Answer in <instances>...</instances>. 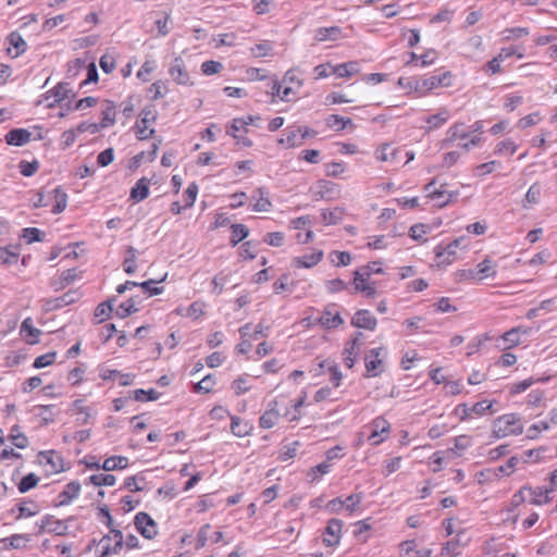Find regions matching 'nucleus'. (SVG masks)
Returning a JSON list of instances; mask_svg holds the SVG:
<instances>
[{
  "instance_id": "7c9ffc66",
  "label": "nucleus",
  "mask_w": 557,
  "mask_h": 557,
  "mask_svg": "<svg viewBox=\"0 0 557 557\" xmlns=\"http://www.w3.org/2000/svg\"><path fill=\"white\" fill-rule=\"evenodd\" d=\"M21 334L26 337L28 344H37L39 342V335L41 331L33 325L32 318H26L21 324Z\"/></svg>"
},
{
  "instance_id": "603ef678",
  "label": "nucleus",
  "mask_w": 557,
  "mask_h": 557,
  "mask_svg": "<svg viewBox=\"0 0 557 557\" xmlns=\"http://www.w3.org/2000/svg\"><path fill=\"white\" fill-rule=\"evenodd\" d=\"M283 83L294 86L296 89H300L304 85V79L300 76L298 69L288 70L283 76Z\"/></svg>"
},
{
  "instance_id": "79ce46f5",
  "label": "nucleus",
  "mask_w": 557,
  "mask_h": 557,
  "mask_svg": "<svg viewBox=\"0 0 557 557\" xmlns=\"http://www.w3.org/2000/svg\"><path fill=\"white\" fill-rule=\"evenodd\" d=\"M397 84L407 94L420 96V77H399Z\"/></svg>"
},
{
  "instance_id": "7ed1b4c3",
  "label": "nucleus",
  "mask_w": 557,
  "mask_h": 557,
  "mask_svg": "<svg viewBox=\"0 0 557 557\" xmlns=\"http://www.w3.org/2000/svg\"><path fill=\"white\" fill-rule=\"evenodd\" d=\"M124 545V537L120 530L111 528L110 532L103 535L95 547L97 557H110L120 554Z\"/></svg>"
},
{
  "instance_id": "338daca9",
  "label": "nucleus",
  "mask_w": 557,
  "mask_h": 557,
  "mask_svg": "<svg viewBox=\"0 0 557 557\" xmlns=\"http://www.w3.org/2000/svg\"><path fill=\"white\" fill-rule=\"evenodd\" d=\"M39 482V478L35 473H28L18 483L20 493H26L34 488Z\"/></svg>"
},
{
  "instance_id": "4468645a",
  "label": "nucleus",
  "mask_w": 557,
  "mask_h": 557,
  "mask_svg": "<svg viewBox=\"0 0 557 557\" xmlns=\"http://www.w3.org/2000/svg\"><path fill=\"white\" fill-rule=\"evenodd\" d=\"M531 333V329L527 326H517L511 330L505 332L500 336V341L503 342V349H509L516 347L520 344V338L522 335H529Z\"/></svg>"
},
{
  "instance_id": "393cba45",
  "label": "nucleus",
  "mask_w": 557,
  "mask_h": 557,
  "mask_svg": "<svg viewBox=\"0 0 557 557\" xmlns=\"http://www.w3.org/2000/svg\"><path fill=\"white\" fill-rule=\"evenodd\" d=\"M32 134L25 128H15L5 135L8 145L22 147L30 141Z\"/></svg>"
},
{
  "instance_id": "39448f33",
  "label": "nucleus",
  "mask_w": 557,
  "mask_h": 557,
  "mask_svg": "<svg viewBox=\"0 0 557 557\" xmlns=\"http://www.w3.org/2000/svg\"><path fill=\"white\" fill-rule=\"evenodd\" d=\"M314 132L306 126H289L287 127L282 137L277 139V144L284 148L299 147L304 144V140L313 136Z\"/></svg>"
},
{
  "instance_id": "9d476101",
  "label": "nucleus",
  "mask_w": 557,
  "mask_h": 557,
  "mask_svg": "<svg viewBox=\"0 0 557 557\" xmlns=\"http://www.w3.org/2000/svg\"><path fill=\"white\" fill-rule=\"evenodd\" d=\"M323 257V250L314 248L310 252L294 257L292 265L296 269H312L322 261Z\"/></svg>"
},
{
  "instance_id": "0eeeda50",
  "label": "nucleus",
  "mask_w": 557,
  "mask_h": 557,
  "mask_svg": "<svg viewBox=\"0 0 557 557\" xmlns=\"http://www.w3.org/2000/svg\"><path fill=\"white\" fill-rule=\"evenodd\" d=\"M424 191L426 193V197L430 198L438 208H443L447 206L449 202L455 200L459 193L449 191L445 188V185H441L440 188L435 187V182L432 181L425 185Z\"/></svg>"
},
{
  "instance_id": "13d9d810",
  "label": "nucleus",
  "mask_w": 557,
  "mask_h": 557,
  "mask_svg": "<svg viewBox=\"0 0 557 557\" xmlns=\"http://www.w3.org/2000/svg\"><path fill=\"white\" fill-rule=\"evenodd\" d=\"M21 238H23L27 244H33L36 242L44 240V233L37 227H25L22 230Z\"/></svg>"
},
{
  "instance_id": "49530a36",
  "label": "nucleus",
  "mask_w": 557,
  "mask_h": 557,
  "mask_svg": "<svg viewBox=\"0 0 557 557\" xmlns=\"http://www.w3.org/2000/svg\"><path fill=\"white\" fill-rule=\"evenodd\" d=\"M326 125L335 131H343L347 126H352V121L349 117L332 114L326 119Z\"/></svg>"
},
{
  "instance_id": "864d4df0",
  "label": "nucleus",
  "mask_w": 557,
  "mask_h": 557,
  "mask_svg": "<svg viewBox=\"0 0 557 557\" xmlns=\"http://www.w3.org/2000/svg\"><path fill=\"white\" fill-rule=\"evenodd\" d=\"M231 231H232V236H231V245L233 247H235L239 242H242L243 239H245L248 234H249V230L246 225L244 224H233L231 226Z\"/></svg>"
},
{
  "instance_id": "bf43d9fd",
  "label": "nucleus",
  "mask_w": 557,
  "mask_h": 557,
  "mask_svg": "<svg viewBox=\"0 0 557 557\" xmlns=\"http://www.w3.org/2000/svg\"><path fill=\"white\" fill-rule=\"evenodd\" d=\"M247 126L248 121L246 119H234L226 133L234 139L239 140V133H247Z\"/></svg>"
},
{
  "instance_id": "20e7f679",
  "label": "nucleus",
  "mask_w": 557,
  "mask_h": 557,
  "mask_svg": "<svg viewBox=\"0 0 557 557\" xmlns=\"http://www.w3.org/2000/svg\"><path fill=\"white\" fill-rule=\"evenodd\" d=\"M367 431V442L372 446H377L384 443L391 435V423L382 416L372 419L369 423L363 425Z\"/></svg>"
},
{
  "instance_id": "3c124183",
  "label": "nucleus",
  "mask_w": 557,
  "mask_h": 557,
  "mask_svg": "<svg viewBox=\"0 0 557 557\" xmlns=\"http://www.w3.org/2000/svg\"><path fill=\"white\" fill-rule=\"evenodd\" d=\"M159 397H160V393L153 388H150L147 391L143 389V388H138V389L133 391V398L136 401H141V403L153 401V400L159 399Z\"/></svg>"
},
{
  "instance_id": "f704fd0d",
  "label": "nucleus",
  "mask_w": 557,
  "mask_h": 557,
  "mask_svg": "<svg viewBox=\"0 0 557 557\" xmlns=\"http://www.w3.org/2000/svg\"><path fill=\"white\" fill-rule=\"evenodd\" d=\"M50 196L54 200V206L51 209L53 214H60L67 207V195L61 187H55L50 191Z\"/></svg>"
},
{
  "instance_id": "473e14b6",
  "label": "nucleus",
  "mask_w": 557,
  "mask_h": 557,
  "mask_svg": "<svg viewBox=\"0 0 557 557\" xmlns=\"http://www.w3.org/2000/svg\"><path fill=\"white\" fill-rule=\"evenodd\" d=\"M149 196V181L143 177L136 182L131 189V199L135 202H140Z\"/></svg>"
},
{
  "instance_id": "a878e982",
  "label": "nucleus",
  "mask_w": 557,
  "mask_h": 557,
  "mask_svg": "<svg viewBox=\"0 0 557 557\" xmlns=\"http://www.w3.org/2000/svg\"><path fill=\"white\" fill-rule=\"evenodd\" d=\"M70 411L73 414L78 416L77 421L81 424H87L95 413L90 407L84 404V400L82 399L74 400L71 404Z\"/></svg>"
},
{
  "instance_id": "dca6fc26",
  "label": "nucleus",
  "mask_w": 557,
  "mask_h": 557,
  "mask_svg": "<svg viewBox=\"0 0 557 557\" xmlns=\"http://www.w3.org/2000/svg\"><path fill=\"white\" fill-rule=\"evenodd\" d=\"M343 522L338 519H331L327 522L323 534V543L326 546H335L339 543Z\"/></svg>"
},
{
  "instance_id": "58836bf2",
  "label": "nucleus",
  "mask_w": 557,
  "mask_h": 557,
  "mask_svg": "<svg viewBox=\"0 0 557 557\" xmlns=\"http://www.w3.org/2000/svg\"><path fill=\"white\" fill-rule=\"evenodd\" d=\"M41 528H45L48 532L57 535H64L67 532V524L64 521L53 519L52 517H46L42 520Z\"/></svg>"
},
{
  "instance_id": "f3484780",
  "label": "nucleus",
  "mask_w": 557,
  "mask_h": 557,
  "mask_svg": "<svg viewBox=\"0 0 557 557\" xmlns=\"http://www.w3.org/2000/svg\"><path fill=\"white\" fill-rule=\"evenodd\" d=\"M352 284L356 292H361L369 298L374 297L376 293L375 286L370 282L367 272L355 271Z\"/></svg>"
},
{
  "instance_id": "052dcab7",
  "label": "nucleus",
  "mask_w": 557,
  "mask_h": 557,
  "mask_svg": "<svg viewBox=\"0 0 557 557\" xmlns=\"http://www.w3.org/2000/svg\"><path fill=\"white\" fill-rule=\"evenodd\" d=\"M102 120L100 123L101 128L109 127L114 124L115 122V108L111 102H108L106 107L103 108L102 112Z\"/></svg>"
},
{
  "instance_id": "bb28decb",
  "label": "nucleus",
  "mask_w": 557,
  "mask_h": 557,
  "mask_svg": "<svg viewBox=\"0 0 557 557\" xmlns=\"http://www.w3.org/2000/svg\"><path fill=\"white\" fill-rule=\"evenodd\" d=\"M361 70L360 63L357 61H350L334 65L332 72L339 78H348L358 74Z\"/></svg>"
},
{
  "instance_id": "e433bc0d",
  "label": "nucleus",
  "mask_w": 557,
  "mask_h": 557,
  "mask_svg": "<svg viewBox=\"0 0 557 557\" xmlns=\"http://www.w3.org/2000/svg\"><path fill=\"white\" fill-rule=\"evenodd\" d=\"M399 150L389 144H384L375 150V158L381 162H395Z\"/></svg>"
},
{
  "instance_id": "0e129e2a",
  "label": "nucleus",
  "mask_w": 557,
  "mask_h": 557,
  "mask_svg": "<svg viewBox=\"0 0 557 557\" xmlns=\"http://www.w3.org/2000/svg\"><path fill=\"white\" fill-rule=\"evenodd\" d=\"M18 252L17 249L11 247H0V263L12 264L17 261Z\"/></svg>"
},
{
  "instance_id": "ddd939ff",
  "label": "nucleus",
  "mask_w": 557,
  "mask_h": 557,
  "mask_svg": "<svg viewBox=\"0 0 557 557\" xmlns=\"http://www.w3.org/2000/svg\"><path fill=\"white\" fill-rule=\"evenodd\" d=\"M71 91L72 89L67 83H59L54 88L44 95L47 107L53 108L55 104L66 99Z\"/></svg>"
},
{
  "instance_id": "6e6552de",
  "label": "nucleus",
  "mask_w": 557,
  "mask_h": 557,
  "mask_svg": "<svg viewBox=\"0 0 557 557\" xmlns=\"http://www.w3.org/2000/svg\"><path fill=\"white\" fill-rule=\"evenodd\" d=\"M157 117L156 110L152 107H146L139 114V121L136 123V136L144 140L149 138L153 133V128H149V124L154 122Z\"/></svg>"
},
{
  "instance_id": "412c9836",
  "label": "nucleus",
  "mask_w": 557,
  "mask_h": 557,
  "mask_svg": "<svg viewBox=\"0 0 557 557\" xmlns=\"http://www.w3.org/2000/svg\"><path fill=\"white\" fill-rule=\"evenodd\" d=\"M376 323L375 317L366 309L358 310L351 319L354 326L369 331H373L376 327Z\"/></svg>"
},
{
  "instance_id": "f03ea898",
  "label": "nucleus",
  "mask_w": 557,
  "mask_h": 557,
  "mask_svg": "<svg viewBox=\"0 0 557 557\" xmlns=\"http://www.w3.org/2000/svg\"><path fill=\"white\" fill-rule=\"evenodd\" d=\"M523 432V423L520 416L507 413L496 418L492 425V433L495 438L520 435Z\"/></svg>"
},
{
  "instance_id": "4d7b16f0",
  "label": "nucleus",
  "mask_w": 557,
  "mask_h": 557,
  "mask_svg": "<svg viewBox=\"0 0 557 557\" xmlns=\"http://www.w3.org/2000/svg\"><path fill=\"white\" fill-rule=\"evenodd\" d=\"M136 257H137V250L132 246L127 247L126 256H125V259L123 262L124 271L127 274H133L136 271V269H137Z\"/></svg>"
},
{
  "instance_id": "2f4dec72",
  "label": "nucleus",
  "mask_w": 557,
  "mask_h": 557,
  "mask_svg": "<svg viewBox=\"0 0 557 557\" xmlns=\"http://www.w3.org/2000/svg\"><path fill=\"white\" fill-rule=\"evenodd\" d=\"M29 541L28 534H13L9 537L0 539V545L5 549H18L25 547Z\"/></svg>"
},
{
  "instance_id": "72a5a7b5",
  "label": "nucleus",
  "mask_w": 557,
  "mask_h": 557,
  "mask_svg": "<svg viewBox=\"0 0 557 557\" xmlns=\"http://www.w3.org/2000/svg\"><path fill=\"white\" fill-rule=\"evenodd\" d=\"M252 431V424L239 417L231 416V432L237 437H245Z\"/></svg>"
},
{
  "instance_id": "774afa93",
  "label": "nucleus",
  "mask_w": 557,
  "mask_h": 557,
  "mask_svg": "<svg viewBox=\"0 0 557 557\" xmlns=\"http://www.w3.org/2000/svg\"><path fill=\"white\" fill-rule=\"evenodd\" d=\"M157 64L153 60H146L139 71L137 72L136 76L141 82H148L149 75L156 70Z\"/></svg>"
},
{
  "instance_id": "8fccbe9b",
  "label": "nucleus",
  "mask_w": 557,
  "mask_h": 557,
  "mask_svg": "<svg viewBox=\"0 0 557 557\" xmlns=\"http://www.w3.org/2000/svg\"><path fill=\"white\" fill-rule=\"evenodd\" d=\"M431 232V227L423 223H418L409 228V236L416 242L425 243V235Z\"/></svg>"
},
{
  "instance_id": "a19ab883",
  "label": "nucleus",
  "mask_w": 557,
  "mask_h": 557,
  "mask_svg": "<svg viewBox=\"0 0 557 557\" xmlns=\"http://www.w3.org/2000/svg\"><path fill=\"white\" fill-rule=\"evenodd\" d=\"M231 388L237 396L249 392L252 388L250 376L248 374H243L238 376L232 382Z\"/></svg>"
},
{
  "instance_id": "c756f323",
  "label": "nucleus",
  "mask_w": 557,
  "mask_h": 557,
  "mask_svg": "<svg viewBox=\"0 0 557 557\" xmlns=\"http://www.w3.org/2000/svg\"><path fill=\"white\" fill-rule=\"evenodd\" d=\"M554 491L553 487L549 490L543 487L531 488L528 487V497L530 498V504L533 505H544L550 502V493Z\"/></svg>"
},
{
  "instance_id": "a18cd8bd",
  "label": "nucleus",
  "mask_w": 557,
  "mask_h": 557,
  "mask_svg": "<svg viewBox=\"0 0 557 557\" xmlns=\"http://www.w3.org/2000/svg\"><path fill=\"white\" fill-rule=\"evenodd\" d=\"M26 42L23 37H10V45L7 48V53L11 58H17L26 50Z\"/></svg>"
},
{
  "instance_id": "b1692460",
  "label": "nucleus",
  "mask_w": 557,
  "mask_h": 557,
  "mask_svg": "<svg viewBox=\"0 0 557 557\" xmlns=\"http://www.w3.org/2000/svg\"><path fill=\"white\" fill-rule=\"evenodd\" d=\"M319 322L321 325L327 329H335L339 326L344 321L337 310H335L334 306H329L322 312Z\"/></svg>"
},
{
  "instance_id": "09e8293b",
  "label": "nucleus",
  "mask_w": 557,
  "mask_h": 557,
  "mask_svg": "<svg viewBox=\"0 0 557 557\" xmlns=\"http://www.w3.org/2000/svg\"><path fill=\"white\" fill-rule=\"evenodd\" d=\"M472 445V438L468 435H459L454 438V446L449 451L456 456H460L462 451Z\"/></svg>"
},
{
  "instance_id": "ea45409f",
  "label": "nucleus",
  "mask_w": 557,
  "mask_h": 557,
  "mask_svg": "<svg viewBox=\"0 0 557 557\" xmlns=\"http://www.w3.org/2000/svg\"><path fill=\"white\" fill-rule=\"evenodd\" d=\"M127 466L128 459L124 456H111L101 463V468L104 471L123 470Z\"/></svg>"
},
{
  "instance_id": "6e6d98bb",
  "label": "nucleus",
  "mask_w": 557,
  "mask_h": 557,
  "mask_svg": "<svg viewBox=\"0 0 557 557\" xmlns=\"http://www.w3.org/2000/svg\"><path fill=\"white\" fill-rule=\"evenodd\" d=\"M89 482L95 486H113L116 478L108 473H97L89 476Z\"/></svg>"
},
{
  "instance_id": "1a4fd4ad",
  "label": "nucleus",
  "mask_w": 557,
  "mask_h": 557,
  "mask_svg": "<svg viewBox=\"0 0 557 557\" xmlns=\"http://www.w3.org/2000/svg\"><path fill=\"white\" fill-rule=\"evenodd\" d=\"M137 531L146 539L151 540L158 534V527L154 520L146 512H138L134 518Z\"/></svg>"
},
{
  "instance_id": "680f3d73",
  "label": "nucleus",
  "mask_w": 557,
  "mask_h": 557,
  "mask_svg": "<svg viewBox=\"0 0 557 557\" xmlns=\"http://www.w3.org/2000/svg\"><path fill=\"white\" fill-rule=\"evenodd\" d=\"M273 47L270 41H262L250 48V52L255 58H264L272 55Z\"/></svg>"
},
{
  "instance_id": "cd10ccee",
  "label": "nucleus",
  "mask_w": 557,
  "mask_h": 557,
  "mask_svg": "<svg viewBox=\"0 0 557 557\" xmlns=\"http://www.w3.org/2000/svg\"><path fill=\"white\" fill-rule=\"evenodd\" d=\"M359 351H360V343L357 337L346 344V347L344 348V351H343V360H344V364L347 368L350 369L354 367L355 361L359 355Z\"/></svg>"
},
{
  "instance_id": "a211bd4d",
  "label": "nucleus",
  "mask_w": 557,
  "mask_h": 557,
  "mask_svg": "<svg viewBox=\"0 0 557 557\" xmlns=\"http://www.w3.org/2000/svg\"><path fill=\"white\" fill-rule=\"evenodd\" d=\"M169 74L178 85H190V77L181 58H175L169 69Z\"/></svg>"
},
{
  "instance_id": "5fc2aeb1",
  "label": "nucleus",
  "mask_w": 557,
  "mask_h": 557,
  "mask_svg": "<svg viewBox=\"0 0 557 557\" xmlns=\"http://www.w3.org/2000/svg\"><path fill=\"white\" fill-rule=\"evenodd\" d=\"M361 500L362 495L360 493L347 496L345 499H343L344 511H346L348 516H352L358 510Z\"/></svg>"
},
{
  "instance_id": "9b49d317",
  "label": "nucleus",
  "mask_w": 557,
  "mask_h": 557,
  "mask_svg": "<svg viewBox=\"0 0 557 557\" xmlns=\"http://www.w3.org/2000/svg\"><path fill=\"white\" fill-rule=\"evenodd\" d=\"M451 117V114L448 109L441 108L436 113L423 116L421 119L424 125L421 126L425 132H432L441 128L445 125L448 120Z\"/></svg>"
},
{
  "instance_id": "4c0bfd02",
  "label": "nucleus",
  "mask_w": 557,
  "mask_h": 557,
  "mask_svg": "<svg viewBox=\"0 0 557 557\" xmlns=\"http://www.w3.org/2000/svg\"><path fill=\"white\" fill-rule=\"evenodd\" d=\"M306 400V394L300 396L298 399L294 400L290 407H287L283 413V417L289 421L295 422L298 421L301 416V408Z\"/></svg>"
},
{
  "instance_id": "c9c22d12",
  "label": "nucleus",
  "mask_w": 557,
  "mask_h": 557,
  "mask_svg": "<svg viewBox=\"0 0 557 557\" xmlns=\"http://www.w3.org/2000/svg\"><path fill=\"white\" fill-rule=\"evenodd\" d=\"M518 148L519 145L512 138H504L496 144L494 153L500 157L512 156Z\"/></svg>"
},
{
  "instance_id": "5701e85b",
  "label": "nucleus",
  "mask_w": 557,
  "mask_h": 557,
  "mask_svg": "<svg viewBox=\"0 0 557 557\" xmlns=\"http://www.w3.org/2000/svg\"><path fill=\"white\" fill-rule=\"evenodd\" d=\"M497 264L495 261L486 258L482 262L476 265L474 270V275L478 281H483L485 278L495 277L497 273Z\"/></svg>"
},
{
  "instance_id": "69168bd1",
  "label": "nucleus",
  "mask_w": 557,
  "mask_h": 557,
  "mask_svg": "<svg viewBox=\"0 0 557 557\" xmlns=\"http://www.w3.org/2000/svg\"><path fill=\"white\" fill-rule=\"evenodd\" d=\"M523 102V97L519 94H508L504 98V109L512 112Z\"/></svg>"
},
{
  "instance_id": "c03bdc74",
  "label": "nucleus",
  "mask_w": 557,
  "mask_h": 557,
  "mask_svg": "<svg viewBox=\"0 0 557 557\" xmlns=\"http://www.w3.org/2000/svg\"><path fill=\"white\" fill-rule=\"evenodd\" d=\"M548 447L546 446H540L537 448L525 450L522 455L523 461H532V462H540L545 460L546 454L548 453Z\"/></svg>"
},
{
  "instance_id": "f8f14e48",
  "label": "nucleus",
  "mask_w": 557,
  "mask_h": 557,
  "mask_svg": "<svg viewBox=\"0 0 557 557\" xmlns=\"http://www.w3.org/2000/svg\"><path fill=\"white\" fill-rule=\"evenodd\" d=\"M383 355H385V349L379 347L371 349L366 356L364 362L368 376H376L381 372Z\"/></svg>"
},
{
  "instance_id": "e2e57ef3",
  "label": "nucleus",
  "mask_w": 557,
  "mask_h": 557,
  "mask_svg": "<svg viewBox=\"0 0 557 557\" xmlns=\"http://www.w3.org/2000/svg\"><path fill=\"white\" fill-rule=\"evenodd\" d=\"M420 63H417V66L425 67L435 63L438 58V53L434 49H426L420 51Z\"/></svg>"
},
{
  "instance_id": "6ab92c4d",
  "label": "nucleus",
  "mask_w": 557,
  "mask_h": 557,
  "mask_svg": "<svg viewBox=\"0 0 557 557\" xmlns=\"http://www.w3.org/2000/svg\"><path fill=\"white\" fill-rule=\"evenodd\" d=\"M250 199L253 202L252 210L256 212H269L272 208V202L269 199V194L265 188L259 187L252 191Z\"/></svg>"
},
{
  "instance_id": "2eb2a0df",
  "label": "nucleus",
  "mask_w": 557,
  "mask_h": 557,
  "mask_svg": "<svg viewBox=\"0 0 557 557\" xmlns=\"http://www.w3.org/2000/svg\"><path fill=\"white\" fill-rule=\"evenodd\" d=\"M278 401L276 399L271 400L268 404L267 410L262 413L259 419L260 428L271 429L277 424L281 413L278 411Z\"/></svg>"
},
{
  "instance_id": "de8ad7c7",
  "label": "nucleus",
  "mask_w": 557,
  "mask_h": 557,
  "mask_svg": "<svg viewBox=\"0 0 557 557\" xmlns=\"http://www.w3.org/2000/svg\"><path fill=\"white\" fill-rule=\"evenodd\" d=\"M239 334L242 337V342L236 346V350L245 355L251 349V343L249 341L250 337V324H245L239 329Z\"/></svg>"
},
{
  "instance_id": "c85d7f7f",
  "label": "nucleus",
  "mask_w": 557,
  "mask_h": 557,
  "mask_svg": "<svg viewBox=\"0 0 557 557\" xmlns=\"http://www.w3.org/2000/svg\"><path fill=\"white\" fill-rule=\"evenodd\" d=\"M556 423H557V414L552 412L549 421H547V420L539 421V422L532 424L531 426H529V429L527 430V437L530 440H535L539 437L540 433H542L544 431H548L552 428V425L556 424Z\"/></svg>"
},
{
  "instance_id": "aec40b11",
  "label": "nucleus",
  "mask_w": 557,
  "mask_h": 557,
  "mask_svg": "<svg viewBox=\"0 0 557 557\" xmlns=\"http://www.w3.org/2000/svg\"><path fill=\"white\" fill-rule=\"evenodd\" d=\"M470 137V132L465 128L463 123L453 124L446 132V138L443 140L442 146L447 147L459 140H465Z\"/></svg>"
},
{
  "instance_id": "423d86ee",
  "label": "nucleus",
  "mask_w": 557,
  "mask_h": 557,
  "mask_svg": "<svg viewBox=\"0 0 557 557\" xmlns=\"http://www.w3.org/2000/svg\"><path fill=\"white\" fill-rule=\"evenodd\" d=\"M453 84V74L449 71L437 72L432 75L420 77V97L428 95L430 91L449 87Z\"/></svg>"
},
{
  "instance_id": "4be33fe9",
  "label": "nucleus",
  "mask_w": 557,
  "mask_h": 557,
  "mask_svg": "<svg viewBox=\"0 0 557 557\" xmlns=\"http://www.w3.org/2000/svg\"><path fill=\"white\" fill-rule=\"evenodd\" d=\"M81 493V484L72 481L67 483L63 491L58 495V506H66L71 504Z\"/></svg>"
},
{
  "instance_id": "37998d69",
  "label": "nucleus",
  "mask_w": 557,
  "mask_h": 557,
  "mask_svg": "<svg viewBox=\"0 0 557 557\" xmlns=\"http://www.w3.org/2000/svg\"><path fill=\"white\" fill-rule=\"evenodd\" d=\"M205 312V305L198 301L193 302L186 308H177L176 313L183 317L198 319Z\"/></svg>"
},
{
  "instance_id": "f257e3e1",
  "label": "nucleus",
  "mask_w": 557,
  "mask_h": 557,
  "mask_svg": "<svg viewBox=\"0 0 557 557\" xmlns=\"http://www.w3.org/2000/svg\"><path fill=\"white\" fill-rule=\"evenodd\" d=\"M470 239L467 236H460L447 245L440 244L435 247V262L437 267H447L458 259V250H468Z\"/></svg>"
}]
</instances>
